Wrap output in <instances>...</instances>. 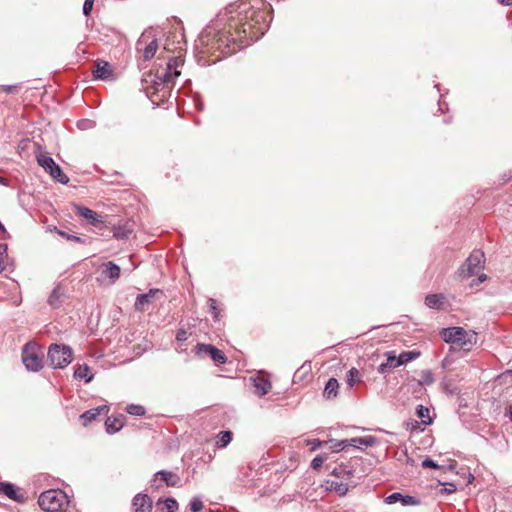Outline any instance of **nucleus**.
Listing matches in <instances>:
<instances>
[{"label": "nucleus", "instance_id": "13d9d810", "mask_svg": "<svg viewBox=\"0 0 512 512\" xmlns=\"http://www.w3.org/2000/svg\"><path fill=\"white\" fill-rule=\"evenodd\" d=\"M114 235H115L117 238H121V239H123V238L125 237V236H124V234H122V232H115V234H114Z\"/></svg>", "mask_w": 512, "mask_h": 512}, {"label": "nucleus", "instance_id": "aec40b11", "mask_svg": "<svg viewBox=\"0 0 512 512\" xmlns=\"http://www.w3.org/2000/svg\"><path fill=\"white\" fill-rule=\"evenodd\" d=\"M120 271V267L117 264H115L112 261H109L103 264L101 272L105 278L110 279L111 282L114 283L116 280L119 279Z\"/></svg>", "mask_w": 512, "mask_h": 512}, {"label": "nucleus", "instance_id": "ea45409f", "mask_svg": "<svg viewBox=\"0 0 512 512\" xmlns=\"http://www.w3.org/2000/svg\"><path fill=\"white\" fill-rule=\"evenodd\" d=\"M326 460V457L323 456V455H318L316 456L312 461H311V467L314 469V470H318L320 467H322L324 461Z\"/></svg>", "mask_w": 512, "mask_h": 512}, {"label": "nucleus", "instance_id": "a19ab883", "mask_svg": "<svg viewBox=\"0 0 512 512\" xmlns=\"http://www.w3.org/2000/svg\"><path fill=\"white\" fill-rule=\"evenodd\" d=\"M55 231H56L59 235H61V236L65 237L67 240L76 241V242H81V243L83 242V240H82L80 237H78V236H76V235L68 234V233H66V232H64V231H62V230L57 229L56 227H55Z\"/></svg>", "mask_w": 512, "mask_h": 512}, {"label": "nucleus", "instance_id": "423d86ee", "mask_svg": "<svg viewBox=\"0 0 512 512\" xmlns=\"http://www.w3.org/2000/svg\"><path fill=\"white\" fill-rule=\"evenodd\" d=\"M484 266V253L480 250L473 251L466 259L465 263L461 265L458 270V275L461 278H468L478 274Z\"/></svg>", "mask_w": 512, "mask_h": 512}, {"label": "nucleus", "instance_id": "9b49d317", "mask_svg": "<svg viewBox=\"0 0 512 512\" xmlns=\"http://www.w3.org/2000/svg\"><path fill=\"white\" fill-rule=\"evenodd\" d=\"M136 49L139 51L143 50L144 60L149 61L155 56L158 49V42L156 39H153L149 43H146L145 34H142L136 43Z\"/></svg>", "mask_w": 512, "mask_h": 512}, {"label": "nucleus", "instance_id": "f257e3e1", "mask_svg": "<svg viewBox=\"0 0 512 512\" xmlns=\"http://www.w3.org/2000/svg\"><path fill=\"white\" fill-rule=\"evenodd\" d=\"M272 6L265 0H241L221 10L201 32L195 50L202 55H219L211 61L199 59L202 65L215 63L231 55L237 47L250 45L268 30Z\"/></svg>", "mask_w": 512, "mask_h": 512}, {"label": "nucleus", "instance_id": "bb28decb", "mask_svg": "<svg viewBox=\"0 0 512 512\" xmlns=\"http://www.w3.org/2000/svg\"><path fill=\"white\" fill-rule=\"evenodd\" d=\"M338 388H339V384H338L337 379L330 378L325 385L323 394L328 399L334 398L337 396Z\"/></svg>", "mask_w": 512, "mask_h": 512}, {"label": "nucleus", "instance_id": "c756f323", "mask_svg": "<svg viewBox=\"0 0 512 512\" xmlns=\"http://www.w3.org/2000/svg\"><path fill=\"white\" fill-rule=\"evenodd\" d=\"M416 414H417L418 418H420L421 422L424 425L431 424L432 419L430 417V410H429V408H427V407H425L423 405H418L417 408H416Z\"/></svg>", "mask_w": 512, "mask_h": 512}, {"label": "nucleus", "instance_id": "49530a36", "mask_svg": "<svg viewBox=\"0 0 512 512\" xmlns=\"http://www.w3.org/2000/svg\"><path fill=\"white\" fill-rule=\"evenodd\" d=\"M456 485L453 483H445L444 488L441 489V493L452 494L456 491Z\"/></svg>", "mask_w": 512, "mask_h": 512}, {"label": "nucleus", "instance_id": "7c9ffc66", "mask_svg": "<svg viewBox=\"0 0 512 512\" xmlns=\"http://www.w3.org/2000/svg\"><path fill=\"white\" fill-rule=\"evenodd\" d=\"M375 444V438L372 436L353 438L351 439V445L358 448L360 445L365 447H371Z\"/></svg>", "mask_w": 512, "mask_h": 512}, {"label": "nucleus", "instance_id": "09e8293b", "mask_svg": "<svg viewBox=\"0 0 512 512\" xmlns=\"http://www.w3.org/2000/svg\"><path fill=\"white\" fill-rule=\"evenodd\" d=\"M188 339V333L184 329H179L176 334V340L178 342H184Z\"/></svg>", "mask_w": 512, "mask_h": 512}, {"label": "nucleus", "instance_id": "f8f14e48", "mask_svg": "<svg viewBox=\"0 0 512 512\" xmlns=\"http://www.w3.org/2000/svg\"><path fill=\"white\" fill-rule=\"evenodd\" d=\"M73 209L78 216L84 218L93 226H98L103 223V220L100 219V216L97 214V212L88 207L73 204Z\"/></svg>", "mask_w": 512, "mask_h": 512}, {"label": "nucleus", "instance_id": "473e14b6", "mask_svg": "<svg viewBox=\"0 0 512 512\" xmlns=\"http://www.w3.org/2000/svg\"><path fill=\"white\" fill-rule=\"evenodd\" d=\"M419 355H420V353L416 352V351H406V352H402L398 357H399L400 364L403 365L412 360H415L416 358L419 357Z\"/></svg>", "mask_w": 512, "mask_h": 512}, {"label": "nucleus", "instance_id": "f3484780", "mask_svg": "<svg viewBox=\"0 0 512 512\" xmlns=\"http://www.w3.org/2000/svg\"><path fill=\"white\" fill-rule=\"evenodd\" d=\"M109 411V407L107 405H101L96 408H92L90 410L85 411L80 416V420L84 426H87L93 420H95L101 414H107Z\"/></svg>", "mask_w": 512, "mask_h": 512}, {"label": "nucleus", "instance_id": "b1692460", "mask_svg": "<svg viewBox=\"0 0 512 512\" xmlns=\"http://www.w3.org/2000/svg\"><path fill=\"white\" fill-rule=\"evenodd\" d=\"M74 377L76 379H84L86 383L92 381L94 375L91 373L88 365H79L74 371Z\"/></svg>", "mask_w": 512, "mask_h": 512}, {"label": "nucleus", "instance_id": "c85d7f7f", "mask_svg": "<svg viewBox=\"0 0 512 512\" xmlns=\"http://www.w3.org/2000/svg\"><path fill=\"white\" fill-rule=\"evenodd\" d=\"M232 441V432L229 430L221 431L216 436V446L225 448Z\"/></svg>", "mask_w": 512, "mask_h": 512}, {"label": "nucleus", "instance_id": "f704fd0d", "mask_svg": "<svg viewBox=\"0 0 512 512\" xmlns=\"http://www.w3.org/2000/svg\"><path fill=\"white\" fill-rule=\"evenodd\" d=\"M360 381V373L356 368H351L347 373V384L353 387L355 383Z\"/></svg>", "mask_w": 512, "mask_h": 512}, {"label": "nucleus", "instance_id": "6ab92c4d", "mask_svg": "<svg viewBox=\"0 0 512 512\" xmlns=\"http://www.w3.org/2000/svg\"><path fill=\"white\" fill-rule=\"evenodd\" d=\"M112 75H113V71L108 62L98 61L95 64V68L93 70V76L95 79L108 80L112 77Z\"/></svg>", "mask_w": 512, "mask_h": 512}, {"label": "nucleus", "instance_id": "2eb2a0df", "mask_svg": "<svg viewBox=\"0 0 512 512\" xmlns=\"http://www.w3.org/2000/svg\"><path fill=\"white\" fill-rule=\"evenodd\" d=\"M250 380L253 382L255 388L254 393L259 397L266 395L272 387L271 382L264 375L251 377Z\"/></svg>", "mask_w": 512, "mask_h": 512}, {"label": "nucleus", "instance_id": "20e7f679", "mask_svg": "<svg viewBox=\"0 0 512 512\" xmlns=\"http://www.w3.org/2000/svg\"><path fill=\"white\" fill-rule=\"evenodd\" d=\"M442 339L446 343L457 344L461 348H468L472 346L475 334H469L462 327H449L443 328L440 332Z\"/></svg>", "mask_w": 512, "mask_h": 512}, {"label": "nucleus", "instance_id": "c9c22d12", "mask_svg": "<svg viewBox=\"0 0 512 512\" xmlns=\"http://www.w3.org/2000/svg\"><path fill=\"white\" fill-rule=\"evenodd\" d=\"M208 305H209V311L212 314L214 320L218 321L219 320V310H218L217 301L213 298H209Z\"/></svg>", "mask_w": 512, "mask_h": 512}, {"label": "nucleus", "instance_id": "f03ea898", "mask_svg": "<svg viewBox=\"0 0 512 512\" xmlns=\"http://www.w3.org/2000/svg\"><path fill=\"white\" fill-rule=\"evenodd\" d=\"M73 360V351L65 344H51L47 352V361L53 369H63Z\"/></svg>", "mask_w": 512, "mask_h": 512}, {"label": "nucleus", "instance_id": "cd10ccee", "mask_svg": "<svg viewBox=\"0 0 512 512\" xmlns=\"http://www.w3.org/2000/svg\"><path fill=\"white\" fill-rule=\"evenodd\" d=\"M327 489L334 490L338 495L343 496L348 492V484L342 481H327Z\"/></svg>", "mask_w": 512, "mask_h": 512}, {"label": "nucleus", "instance_id": "3c124183", "mask_svg": "<svg viewBox=\"0 0 512 512\" xmlns=\"http://www.w3.org/2000/svg\"><path fill=\"white\" fill-rule=\"evenodd\" d=\"M7 249H8V247L6 244H0V256H6Z\"/></svg>", "mask_w": 512, "mask_h": 512}, {"label": "nucleus", "instance_id": "1a4fd4ad", "mask_svg": "<svg viewBox=\"0 0 512 512\" xmlns=\"http://www.w3.org/2000/svg\"><path fill=\"white\" fill-rule=\"evenodd\" d=\"M164 297V293L162 290L153 288L150 289L147 293L139 294L136 297L134 308L138 312H144L147 310V307L154 300H160Z\"/></svg>", "mask_w": 512, "mask_h": 512}, {"label": "nucleus", "instance_id": "58836bf2", "mask_svg": "<svg viewBox=\"0 0 512 512\" xmlns=\"http://www.w3.org/2000/svg\"><path fill=\"white\" fill-rule=\"evenodd\" d=\"M433 382H434V377H433V374L431 373V371H429V370L423 371L422 375H421V383L430 385Z\"/></svg>", "mask_w": 512, "mask_h": 512}, {"label": "nucleus", "instance_id": "0e129e2a", "mask_svg": "<svg viewBox=\"0 0 512 512\" xmlns=\"http://www.w3.org/2000/svg\"><path fill=\"white\" fill-rule=\"evenodd\" d=\"M210 512H222V511L217 509V510H211Z\"/></svg>", "mask_w": 512, "mask_h": 512}, {"label": "nucleus", "instance_id": "e2e57ef3", "mask_svg": "<svg viewBox=\"0 0 512 512\" xmlns=\"http://www.w3.org/2000/svg\"><path fill=\"white\" fill-rule=\"evenodd\" d=\"M0 231H2L3 233L6 232V229L4 227V225L0 222Z\"/></svg>", "mask_w": 512, "mask_h": 512}, {"label": "nucleus", "instance_id": "864d4df0", "mask_svg": "<svg viewBox=\"0 0 512 512\" xmlns=\"http://www.w3.org/2000/svg\"><path fill=\"white\" fill-rule=\"evenodd\" d=\"M499 1L501 4L506 5V6L512 5V0H499Z\"/></svg>", "mask_w": 512, "mask_h": 512}, {"label": "nucleus", "instance_id": "79ce46f5", "mask_svg": "<svg viewBox=\"0 0 512 512\" xmlns=\"http://www.w3.org/2000/svg\"><path fill=\"white\" fill-rule=\"evenodd\" d=\"M1 89L7 94H16L18 93L20 86L19 85H3Z\"/></svg>", "mask_w": 512, "mask_h": 512}, {"label": "nucleus", "instance_id": "bf43d9fd", "mask_svg": "<svg viewBox=\"0 0 512 512\" xmlns=\"http://www.w3.org/2000/svg\"><path fill=\"white\" fill-rule=\"evenodd\" d=\"M114 235H115L117 238H121V239H123V238L125 237V236H124V234H122V232H115V234H114Z\"/></svg>", "mask_w": 512, "mask_h": 512}, {"label": "nucleus", "instance_id": "5701e85b", "mask_svg": "<svg viewBox=\"0 0 512 512\" xmlns=\"http://www.w3.org/2000/svg\"><path fill=\"white\" fill-rule=\"evenodd\" d=\"M398 366H401L399 357L393 355L392 353H389L386 363H382L379 365L378 372L384 374L387 372L388 369L396 368Z\"/></svg>", "mask_w": 512, "mask_h": 512}, {"label": "nucleus", "instance_id": "e433bc0d", "mask_svg": "<svg viewBox=\"0 0 512 512\" xmlns=\"http://www.w3.org/2000/svg\"><path fill=\"white\" fill-rule=\"evenodd\" d=\"M203 508V502L199 497L192 498L190 502V509L192 512H199Z\"/></svg>", "mask_w": 512, "mask_h": 512}, {"label": "nucleus", "instance_id": "5fc2aeb1", "mask_svg": "<svg viewBox=\"0 0 512 512\" xmlns=\"http://www.w3.org/2000/svg\"><path fill=\"white\" fill-rule=\"evenodd\" d=\"M4 256H0V273L4 270Z\"/></svg>", "mask_w": 512, "mask_h": 512}, {"label": "nucleus", "instance_id": "a878e982", "mask_svg": "<svg viewBox=\"0 0 512 512\" xmlns=\"http://www.w3.org/2000/svg\"><path fill=\"white\" fill-rule=\"evenodd\" d=\"M123 426V421L121 418L117 417H108L105 421L106 431L109 434H114L118 432Z\"/></svg>", "mask_w": 512, "mask_h": 512}, {"label": "nucleus", "instance_id": "4be33fe9", "mask_svg": "<svg viewBox=\"0 0 512 512\" xmlns=\"http://www.w3.org/2000/svg\"><path fill=\"white\" fill-rule=\"evenodd\" d=\"M444 299L443 294H428L425 298V305L431 309H440Z\"/></svg>", "mask_w": 512, "mask_h": 512}, {"label": "nucleus", "instance_id": "c03bdc74", "mask_svg": "<svg viewBox=\"0 0 512 512\" xmlns=\"http://www.w3.org/2000/svg\"><path fill=\"white\" fill-rule=\"evenodd\" d=\"M498 379L501 383L512 382V370H507L506 372L502 373Z\"/></svg>", "mask_w": 512, "mask_h": 512}, {"label": "nucleus", "instance_id": "37998d69", "mask_svg": "<svg viewBox=\"0 0 512 512\" xmlns=\"http://www.w3.org/2000/svg\"><path fill=\"white\" fill-rule=\"evenodd\" d=\"M94 0H85L83 4V13L88 16L93 9Z\"/></svg>", "mask_w": 512, "mask_h": 512}, {"label": "nucleus", "instance_id": "8fccbe9b", "mask_svg": "<svg viewBox=\"0 0 512 512\" xmlns=\"http://www.w3.org/2000/svg\"><path fill=\"white\" fill-rule=\"evenodd\" d=\"M348 446V440H342L334 444L333 451L339 452L344 450Z\"/></svg>", "mask_w": 512, "mask_h": 512}, {"label": "nucleus", "instance_id": "4d7b16f0", "mask_svg": "<svg viewBox=\"0 0 512 512\" xmlns=\"http://www.w3.org/2000/svg\"><path fill=\"white\" fill-rule=\"evenodd\" d=\"M487 276L485 274H481L479 277H478V280L477 282H483L484 280H486Z\"/></svg>", "mask_w": 512, "mask_h": 512}, {"label": "nucleus", "instance_id": "9d476101", "mask_svg": "<svg viewBox=\"0 0 512 512\" xmlns=\"http://www.w3.org/2000/svg\"><path fill=\"white\" fill-rule=\"evenodd\" d=\"M161 482H164L169 487H175L179 485L180 477L171 471L160 470L155 473L151 485L152 487L159 488Z\"/></svg>", "mask_w": 512, "mask_h": 512}, {"label": "nucleus", "instance_id": "4c0bfd02", "mask_svg": "<svg viewBox=\"0 0 512 512\" xmlns=\"http://www.w3.org/2000/svg\"><path fill=\"white\" fill-rule=\"evenodd\" d=\"M79 129L87 130L95 127V122L90 119H82L77 123Z\"/></svg>", "mask_w": 512, "mask_h": 512}, {"label": "nucleus", "instance_id": "2f4dec72", "mask_svg": "<svg viewBox=\"0 0 512 512\" xmlns=\"http://www.w3.org/2000/svg\"><path fill=\"white\" fill-rule=\"evenodd\" d=\"M163 504V509H166L167 512H176L178 509V503L174 498H166L162 500L161 498L157 501V505Z\"/></svg>", "mask_w": 512, "mask_h": 512}, {"label": "nucleus", "instance_id": "4468645a", "mask_svg": "<svg viewBox=\"0 0 512 512\" xmlns=\"http://www.w3.org/2000/svg\"><path fill=\"white\" fill-rule=\"evenodd\" d=\"M387 504H395L400 502L403 506H414L420 504V500L410 495H403L399 492H394L385 498Z\"/></svg>", "mask_w": 512, "mask_h": 512}, {"label": "nucleus", "instance_id": "6e6552de", "mask_svg": "<svg viewBox=\"0 0 512 512\" xmlns=\"http://www.w3.org/2000/svg\"><path fill=\"white\" fill-rule=\"evenodd\" d=\"M37 162L54 180L61 184H67L69 177L63 173L60 166L54 159L48 155L40 154L37 156Z\"/></svg>", "mask_w": 512, "mask_h": 512}, {"label": "nucleus", "instance_id": "6e6d98bb", "mask_svg": "<svg viewBox=\"0 0 512 512\" xmlns=\"http://www.w3.org/2000/svg\"><path fill=\"white\" fill-rule=\"evenodd\" d=\"M0 184L4 185V186H7L8 182H7V180L4 177L0 176Z\"/></svg>", "mask_w": 512, "mask_h": 512}, {"label": "nucleus", "instance_id": "052dcab7", "mask_svg": "<svg viewBox=\"0 0 512 512\" xmlns=\"http://www.w3.org/2000/svg\"><path fill=\"white\" fill-rule=\"evenodd\" d=\"M507 414L509 415L510 420L512 421V406H510V407L507 409Z\"/></svg>", "mask_w": 512, "mask_h": 512}, {"label": "nucleus", "instance_id": "de8ad7c7", "mask_svg": "<svg viewBox=\"0 0 512 512\" xmlns=\"http://www.w3.org/2000/svg\"><path fill=\"white\" fill-rule=\"evenodd\" d=\"M421 465H422L423 468H433V469H436V468L439 467L438 464L434 460H432L430 458L424 459L422 461Z\"/></svg>", "mask_w": 512, "mask_h": 512}, {"label": "nucleus", "instance_id": "dca6fc26", "mask_svg": "<svg viewBox=\"0 0 512 512\" xmlns=\"http://www.w3.org/2000/svg\"><path fill=\"white\" fill-rule=\"evenodd\" d=\"M0 493L16 502L24 501V496L19 493V489L12 483L0 482Z\"/></svg>", "mask_w": 512, "mask_h": 512}, {"label": "nucleus", "instance_id": "412c9836", "mask_svg": "<svg viewBox=\"0 0 512 512\" xmlns=\"http://www.w3.org/2000/svg\"><path fill=\"white\" fill-rule=\"evenodd\" d=\"M201 349L208 350V356L217 364H224L227 361V357L224 352L218 348L212 346H202Z\"/></svg>", "mask_w": 512, "mask_h": 512}, {"label": "nucleus", "instance_id": "7ed1b4c3", "mask_svg": "<svg viewBox=\"0 0 512 512\" xmlns=\"http://www.w3.org/2000/svg\"><path fill=\"white\" fill-rule=\"evenodd\" d=\"M68 502L66 494L61 490L55 489L42 492L38 498L39 506L43 510L51 512L61 510Z\"/></svg>", "mask_w": 512, "mask_h": 512}, {"label": "nucleus", "instance_id": "680f3d73", "mask_svg": "<svg viewBox=\"0 0 512 512\" xmlns=\"http://www.w3.org/2000/svg\"><path fill=\"white\" fill-rule=\"evenodd\" d=\"M438 105H439V110L444 112V104L441 102V100H439Z\"/></svg>", "mask_w": 512, "mask_h": 512}, {"label": "nucleus", "instance_id": "603ef678", "mask_svg": "<svg viewBox=\"0 0 512 512\" xmlns=\"http://www.w3.org/2000/svg\"><path fill=\"white\" fill-rule=\"evenodd\" d=\"M320 446H321V441L320 440H314L313 441L312 450H315V449L319 448Z\"/></svg>", "mask_w": 512, "mask_h": 512}, {"label": "nucleus", "instance_id": "39448f33", "mask_svg": "<svg viewBox=\"0 0 512 512\" xmlns=\"http://www.w3.org/2000/svg\"><path fill=\"white\" fill-rule=\"evenodd\" d=\"M181 64L182 60L179 57H173L168 61L166 69L156 72L152 80L156 91L159 90L160 85L171 83L180 75L178 68Z\"/></svg>", "mask_w": 512, "mask_h": 512}, {"label": "nucleus", "instance_id": "393cba45", "mask_svg": "<svg viewBox=\"0 0 512 512\" xmlns=\"http://www.w3.org/2000/svg\"><path fill=\"white\" fill-rule=\"evenodd\" d=\"M63 296H64V293H63L61 287L60 286L55 287L48 298L49 305L53 308L60 307L62 304V301H63L62 300Z\"/></svg>", "mask_w": 512, "mask_h": 512}, {"label": "nucleus", "instance_id": "a211bd4d", "mask_svg": "<svg viewBox=\"0 0 512 512\" xmlns=\"http://www.w3.org/2000/svg\"><path fill=\"white\" fill-rule=\"evenodd\" d=\"M327 469H329L331 475L341 480L350 479L354 473L353 468L344 463L337 464L332 468L327 466Z\"/></svg>", "mask_w": 512, "mask_h": 512}, {"label": "nucleus", "instance_id": "0eeeda50", "mask_svg": "<svg viewBox=\"0 0 512 512\" xmlns=\"http://www.w3.org/2000/svg\"><path fill=\"white\" fill-rule=\"evenodd\" d=\"M22 362L28 371L38 372L43 368V355L35 345L27 343L22 350Z\"/></svg>", "mask_w": 512, "mask_h": 512}, {"label": "nucleus", "instance_id": "a18cd8bd", "mask_svg": "<svg viewBox=\"0 0 512 512\" xmlns=\"http://www.w3.org/2000/svg\"><path fill=\"white\" fill-rule=\"evenodd\" d=\"M202 346H211L210 344H197L195 347V353L200 357L208 356V350L201 349Z\"/></svg>", "mask_w": 512, "mask_h": 512}, {"label": "nucleus", "instance_id": "72a5a7b5", "mask_svg": "<svg viewBox=\"0 0 512 512\" xmlns=\"http://www.w3.org/2000/svg\"><path fill=\"white\" fill-rule=\"evenodd\" d=\"M126 412L134 416H143L146 413V409L142 405L130 404L126 407Z\"/></svg>", "mask_w": 512, "mask_h": 512}, {"label": "nucleus", "instance_id": "ddd939ff", "mask_svg": "<svg viewBox=\"0 0 512 512\" xmlns=\"http://www.w3.org/2000/svg\"><path fill=\"white\" fill-rule=\"evenodd\" d=\"M133 512H151L152 511V500L144 493H138L132 500Z\"/></svg>", "mask_w": 512, "mask_h": 512}]
</instances>
